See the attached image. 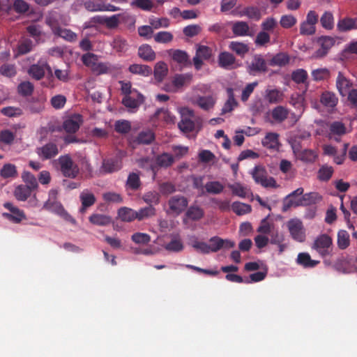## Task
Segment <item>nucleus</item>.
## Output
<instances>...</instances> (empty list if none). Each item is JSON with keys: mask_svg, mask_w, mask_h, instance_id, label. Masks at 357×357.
Wrapping results in <instances>:
<instances>
[{"mask_svg": "<svg viewBox=\"0 0 357 357\" xmlns=\"http://www.w3.org/2000/svg\"><path fill=\"white\" fill-rule=\"evenodd\" d=\"M60 170L65 177L75 178L79 172V169L69 155H61L58 159Z\"/></svg>", "mask_w": 357, "mask_h": 357, "instance_id": "obj_1", "label": "nucleus"}, {"mask_svg": "<svg viewBox=\"0 0 357 357\" xmlns=\"http://www.w3.org/2000/svg\"><path fill=\"white\" fill-rule=\"evenodd\" d=\"M283 241L282 234L275 229L274 226L269 222V243L271 245V247H269V250H271L273 254H281L286 248Z\"/></svg>", "mask_w": 357, "mask_h": 357, "instance_id": "obj_2", "label": "nucleus"}, {"mask_svg": "<svg viewBox=\"0 0 357 357\" xmlns=\"http://www.w3.org/2000/svg\"><path fill=\"white\" fill-rule=\"evenodd\" d=\"M332 238L327 234H321L314 240L312 248L315 250L322 257L331 255L332 251Z\"/></svg>", "mask_w": 357, "mask_h": 357, "instance_id": "obj_3", "label": "nucleus"}, {"mask_svg": "<svg viewBox=\"0 0 357 357\" xmlns=\"http://www.w3.org/2000/svg\"><path fill=\"white\" fill-rule=\"evenodd\" d=\"M167 204L169 206L167 213L174 215H179L187 208L188 199L183 195H176L169 199Z\"/></svg>", "mask_w": 357, "mask_h": 357, "instance_id": "obj_4", "label": "nucleus"}, {"mask_svg": "<svg viewBox=\"0 0 357 357\" xmlns=\"http://www.w3.org/2000/svg\"><path fill=\"white\" fill-rule=\"evenodd\" d=\"M290 234L294 240L298 242H303L305 240V233L301 220L293 219L287 223Z\"/></svg>", "mask_w": 357, "mask_h": 357, "instance_id": "obj_5", "label": "nucleus"}, {"mask_svg": "<svg viewBox=\"0 0 357 357\" xmlns=\"http://www.w3.org/2000/svg\"><path fill=\"white\" fill-rule=\"evenodd\" d=\"M36 152L40 159L47 160L56 157L59 154V151L58 145L54 142H50L37 148Z\"/></svg>", "mask_w": 357, "mask_h": 357, "instance_id": "obj_6", "label": "nucleus"}, {"mask_svg": "<svg viewBox=\"0 0 357 357\" xmlns=\"http://www.w3.org/2000/svg\"><path fill=\"white\" fill-rule=\"evenodd\" d=\"M212 56V49L208 46L199 45L197 46L196 54L193 57V63L196 70H200L203 65L202 60H208Z\"/></svg>", "mask_w": 357, "mask_h": 357, "instance_id": "obj_7", "label": "nucleus"}, {"mask_svg": "<svg viewBox=\"0 0 357 357\" xmlns=\"http://www.w3.org/2000/svg\"><path fill=\"white\" fill-rule=\"evenodd\" d=\"M57 194L56 190H50L49 199L44 203L43 208L59 215L60 213H63L64 208L60 202L56 201Z\"/></svg>", "mask_w": 357, "mask_h": 357, "instance_id": "obj_8", "label": "nucleus"}, {"mask_svg": "<svg viewBox=\"0 0 357 357\" xmlns=\"http://www.w3.org/2000/svg\"><path fill=\"white\" fill-rule=\"evenodd\" d=\"M4 208L8 209L10 213H3V216L6 219L15 222L19 223L22 220L26 219V216L23 211L15 206L10 202H6L3 204Z\"/></svg>", "mask_w": 357, "mask_h": 357, "instance_id": "obj_9", "label": "nucleus"}, {"mask_svg": "<svg viewBox=\"0 0 357 357\" xmlns=\"http://www.w3.org/2000/svg\"><path fill=\"white\" fill-rule=\"evenodd\" d=\"M122 161L118 158H107L102 160L100 172L104 174H112L122 168Z\"/></svg>", "mask_w": 357, "mask_h": 357, "instance_id": "obj_10", "label": "nucleus"}, {"mask_svg": "<svg viewBox=\"0 0 357 357\" xmlns=\"http://www.w3.org/2000/svg\"><path fill=\"white\" fill-rule=\"evenodd\" d=\"M144 100L143 95L138 92L134 95L124 96L121 102L129 111L133 112L143 103Z\"/></svg>", "mask_w": 357, "mask_h": 357, "instance_id": "obj_11", "label": "nucleus"}, {"mask_svg": "<svg viewBox=\"0 0 357 357\" xmlns=\"http://www.w3.org/2000/svg\"><path fill=\"white\" fill-rule=\"evenodd\" d=\"M266 63L265 59L261 55H255L248 64L249 73L255 75L257 73L266 71Z\"/></svg>", "mask_w": 357, "mask_h": 357, "instance_id": "obj_12", "label": "nucleus"}, {"mask_svg": "<svg viewBox=\"0 0 357 357\" xmlns=\"http://www.w3.org/2000/svg\"><path fill=\"white\" fill-rule=\"evenodd\" d=\"M318 43L320 45V48L315 52V56L321 58L325 56L333 46L335 40L330 36H321L318 39Z\"/></svg>", "mask_w": 357, "mask_h": 357, "instance_id": "obj_13", "label": "nucleus"}, {"mask_svg": "<svg viewBox=\"0 0 357 357\" xmlns=\"http://www.w3.org/2000/svg\"><path fill=\"white\" fill-rule=\"evenodd\" d=\"M193 112L188 110V115L185 113L181 114V120L178 124L179 129L184 132H192L195 128V122L192 120Z\"/></svg>", "mask_w": 357, "mask_h": 357, "instance_id": "obj_14", "label": "nucleus"}, {"mask_svg": "<svg viewBox=\"0 0 357 357\" xmlns=\"http://www.w3.org/2000/svg\"><path fill=\"white\" fill-rule=\"evenodd\" d=\"M45 68L50 73H52V69L47 64H33L30 66L28 73L29 75L33 79L36 80H40L45 76Z\"/></svg>", "mask_w": 357, "mask_h": 357, "instance_id": "obj_15", "label": "nucleus"}, {"mask_svg": "<svg viewBox=\"0 0 357 357\" xmlns=\"http://www.w3.org/2000/svg\"><path fill=\"white\" fill-rule=\"evenodd\" d=\"M81 123V116L75 115L63 122V128L67 132L75 133L79 130Z\"/></svg>", "mask_w": 357, "mask_h": 357, "instance_id": "obj_16", "label": "nucleus"}, {"mask_svg": "<svg viewBox=\"0 0 357 357\" xmlns=\"http://www.w3.org/2000/svg\"><path fill=\"white\" fill-rule=\"evenodd\" d=\"M79 199L82 203V207L80 208L79 211L82 213H84L86 208L93 206L96 201L94 195L89 192L87 190L81 192Z\"/></svg>", "mask_w": 357, "mask_h": 357, "instance_id": "obj_17", "label": "nucleus"}, {"mask_svg": "<svg viewBox=\"0 0 357 357\" xmlns=\"http://www.w3.org/2000/svg\"><path fill=\"white\" fill-rule=\"evenodd\" d=\"M227 93L228 98L222 108V115L232 112L238 105L237 100L235 99L234 91L231 88L227 89Z\"/></svg>", "mask_w": 357, "mask_h": 357, "instance_id": "obj_18", "label": "nucleus"}, {"mask_svg": "<svg viewBox=\"0 0 357 357\" xmlns=\"http://www.w3.org/2000/svg\"><path fill=\"white\" fill-rule=\"evenodd\" d=\"M235 61L236 58L234 56L228 52H221L218 56V64L225 69L233 68Z\"/></svg>", "mask_w": 357, "mask_h": 357, "instance_id": "obj_19", "label": "nucleus"}, {"mask_svg": "<svg viewBox=\"0 0 357 357\" xmlns=\"http://www.w3.org/2000/svg\"><path fill=\"white\" fill-rule=\"evenodd\" d=\"M351 82L350 80L347 79L345 76L341 73L339 72L337 80H336V86L340 92V93L344 96L349 91V89L351 86Z\"/></svg>", "mask_w": 357, "mask_h": 357, "instance_id": "obj_20", "label": "nucleus"}, {"mask_svg": "<svg viewBox=\"0 0 357 357\" xmlns=\"http://www.w3.org/2000/svg\"><path fill=\"white\" fill-rule=\"evenodd\" d=\"M99 58L100 56L98 55L88 52L82 56L81 60L83 64L93 72L100 62L99 61Z\"/></svg>", "mask_w": 357, "mask_h": 357, "instance_id": "obj_21", "label": "nucleus"}, {"mask_svg": "<svg viewBox=\"0 0 357 357\" xmlns=\"http://www.w3.org/2000/svg\"><path fill=\"white\" fill-rule=\"evenodd\" d=\"M271 116L275 122L281 123L288 118L289 110L283 106L278 105L272 109Z\"/></svg>", "mask_w": 357, "mask_h": 357, "instance_id": "obj_22", "label": "nucleus"}, {"mask_svg": "<svg viewBox=\"0 0 357 357\" xmlns=\"http://www.w3.org/2000/svg\"><path fill=\"white\" fill-rule=\"evenodd\" d=\"M337 27L338 30L342 32L348 31L351 29H357V17H345L340 20L337 22Z\"/></svg>", "mask_w": 357, "mask_h": 357, "instance_id": "obj_23", "label": "nucleus"}, {"mask_svg": "<svg viewBox=\"0 0 357 357\" xmlns=\"http://www.w3.org/2000/svg\"><path fill=\"white\" fill-rule=\"evenodd\" d=\"M252 174L253 178L257 183H260L265 188L268 187V179L266 178V172L264 167L261 166H256L253 169Z\"/></svg>", "mask_w": 357, "mask_h": 357, "instance_id": "obj_24", "label": "nucleus"}, {"mask_svg": "<svg viewBox=\"0 0 357 357\" xmlns=\"http://www.w3.org/2000/svg\"><path fill=\"white\" fill-rule=\"evenodd\" d=\"M138 56L146 61H152L155 59V53L148 44L142 45L138 49Z\"/></svg>", "mask_w": 357, "mask_h": 357, "instance_id": "obj_25", "label": "nucleus"}, {"mask_svg": "<svg viewBox=\"0 0 357 357\" xmlns=\"http://www.w3.org/2000/svg\"><path fill=\"white\" fill-rule=\"evenodd\" d=\"M296 262L304 268H313L320 263L319 261L311 259L307 252H301L298 255Z\"/></svg>", "mask_w": 357, "mask_h": 357, "instance_id": "obj_26", "label": "nucleus"}, {"mask_svg": "<svg viewBox=\"0 0 357 357\" xmlns=\"http://www.w3.org/2000/svg\"><path fill=\"white\" fill-rule=\"evenodd\" d=\"M320 102L325 107L333 108L337 105L338 98L334 93L324 91L321 95Z\"/></svg>", "mask_w": 357, "mask_h": 357, "instance_id": "obj_27", "label": "nucleus"}, {"mask_svg": "<svg viewBox=\"0 0 357 357\" xmlns=\"http://www.w3.org/2000/svg\"><path fill=\"white\" fill-rule=\"evenodd\" d=\"M128 70L132 74L139 75L144 77H147L152 73V69L150 66L147 65L136 63L130 65L128 68Z\"/></svg>", "mask_w": 357, "mask_h": 357, "instance_id": "obj_28", "label": "nucleus"}, {"mask_svg": "<svg viewBox=\"0 0 357 357\" xmlns=\"http://www.w3.org/2000/svg\"><path fill=\"white\" fill-rule=\"evenodd\" d=\"M33 190L29 186L20 185L15 188L14 195L17 200L24 202L31 196Z\"/></svg>", "mask_w": 357, "mask_h": 357, "instance_id": "obj_29", "label": "nucleus"}, {"mask_svg": "<svg viewBox=\"0 0 357 357\" xmlns=\"http://www.w3.org/2000/svg\"><path fill=\"white\" fill-rule=\"evenodd\" d=\"M204 215V210L198 206H190L185 212V216L193 221L201 220Z\"/></svg>", "mask_w": 357, "mask_h": 357, "instance_id": "obj_30", "label": "nucleus"}, {"mask_svg": "<svg viewBox=\"0 0 357 357\" xmlns=\"http://www.w3.org/2000/svg\"><path fill=\"white\" fill-rule=\"evenodd\" d=\"M197 105L204 110H209L213 107L215 98L212 96H199L196 100Z\"/></svg>", "mask_w": 357, "mask_h": 357, "instance_id": "obj_31", "label": "nucleus"}, {"mask_svg": "<svg viewBox=\"0 0 357 357\" xmlns=\"http://www.w3.org/2000/svg\"><path fill=\"white\" fill-rule=\"evenodd\" d=\"M322 199L321 195L319 193L312 192L310 193L304 194L301 196V202L298 203V204H301V206H308L313 204H316L320 202ZM298 204V203H296Z\"/></svg>", "mask_w": 357, "mask_h": 357, "instance_id": "obj_32", "label": "nucleus"}, {"mask_svg": "<svg viewBox=\"0 0 357 357\" xmlns=\"http://www.w3.org/2000/svg\"><path fill=\"white\" fill-rule=\"evenodd\" d=\"M329 138L333 139V135L340 137L347 132L344 124L340 121L333 122L329 127Z\"/></svg>", "mask_w": 357, "mask_h": 357, "instance_id": "obj_33", "label": "nucleus"}, {"mask_svg": "<svg viewBox=\"0 0 357 357\" xmlns=\"http://www.w3.org/2000/svg\"><path fill=\"white\" fill-rule=\"evenodd\" d=\"M192 79V75L189 73L176 75L172 80L174 87L176 89L181 88L185 84L190 83Z\"/></svg>", "mask_w": 357, "mask_h": 357, "instance_id": "obj_34", "label": "nucleus"}, {"mask_svg": "<svg viewBox=\"0 0 357 357\" xmlns=\"http://www.w3.org/2000/svg\"><path fill=\"white\" fill-rule=\"evenodd\" d=\"M141 184L142 183L138 174L135 172L129 174L126 183L127 188L136 191L139 189Z\"/></svg>", "mask_w": 357, "mask_h": 357, "instance_id": "obj_35", "label": "nucleus"}, {"mask_svg": "<svg viewBox=\"0 0 357 357\" xmlns=\"http://www.w3.org/2000/svg\"><path fill=\"white\" fill-rule=\"evenodd\" d=\"M89 221L93 225L107 226L111 223L112 218L106 215L94 213L89 217Z\"/></svg>", "mask_w": 357, "mask_h": 357, "instance_id": "obj_36", "label": "nucleus"}, {"mask_svg": "<svg viewBox=\"0 0 357 357\" xmlns=\"http://www.w3.org/2000/svg\"><path fill=\"white\" fill-rule=\"evenodd\" d=\"M168 72V68L165 62H158L154 68V77L155 79L160 82L166 77Z\"/></svg>", "mask_w": 357, "mask_h": 357, "instance_id": "obj_37", "label": "nucleus"}, {"mask_svg": "<svg viewBox=\"0 0 357 357\" xmlns=\"http://www.w3.org/2000/svg\"><path fill=\"white\" fill-rule=\"evenodd\" d=\"M118 215L124 222H131L137 219L136 211L127 207L121 208L118 211Z\"/></svg>", "mask_w": 357, "mask_h": 357, "instance_id": "obj_38", "label": "nucleus"}, {"mask_svg": "<svg viewBox=\"0 0 357 357\" xmlns=\"http://www.w3.org/2000/svg\"><path fill=\"white\" fill-rule=\"evenodd\" d=\"M154 139V134L151 130L142 131L137 136L135 142L139 144H149Z\"/></svg>", "mask_w": 357, "mask_h": 357, "instance_id": "obj_39", "label": "nucleus"}, {"mask_svg": "<svg viewBox=\"0 0 357 357\" xmlns=\"http://www.w3.org/2000/svg\"><path fill=\"white\" fill-rule=\"evenodd\" d=\"M232 31L236 36H247L248 35L249 26L245 22H236L232 25Z\"/></svg>", "mask_w": 357, "mask_h": 357, "instance_id": "obj_40", "label": "nucleus"}, {"mask_svg": "<svg viewBox=\"0 0 357 357\" xmlns=\"http://www.w3.org/2000/svg\"><path fill=\"white\" fill-rule=\"evenodd\" d=\"M156 213V210L153 206H148L144 208H141L137 211H136L137 220H142L146 218H149L153 216H155Z\"/></svg>", "mask_w": 357, "mask_h": 357, "instance_id": "obj_41", "label": "nucleus"}, {"mask_svg": "<svg viewBox=\"0 0 357 357\" xmlns=\"http://www.w3.org/2000/svg\"><path fill=\"white\" fill-rule=\"evenodd\" d=\"M156 164L161 167H170L174 162V157L167 153H163L156 157Z\"/></svg>", "mask_w": 357, "mask_h": 357, "instance_id": "obj_42", "label": "nucleus"}, {"mask_svg": "<svg viewBox=\"0 0 357 357\" xmlns=\"http://www.w3.org/2000/svg\"><path fill=\"white\" fill-rule=\"evenodd\" d=\"M0 175L3 178L16 177L17 172L15 165L10 163L4 165L0 170Z\"/></svg>", "mask_w": 357, "mask_h": 357, "instance_id": "obj_43", "label": "nucleus"}, {"mask_svg": "<svg viewBox=\"0 0 357 357\" xmlns=\"http://www.w3.org/2000/svg\"><path fill=\"white\" fill-rule=\"evenodd\" d=\"M229 48L233 52H236V54L242 57H243L245 54H246L249 52L248 45L245 43L239 42H231L229 44Z\"/></svg>", "mask_w": 357, "mask_h": 357, "instance_id": "obj_44", "label": "nucleus"}, {"mask_svg": "<svg viewBox=\"0 0 357 357\" xmlns=\"http://www.w3.org/2000/svg\"><path fill=\"white\" fill-rule=\"evenodd\" d=\"M142 199L149 206H154L160 203V196L159 193L155 191H149L144 193Z\"/></svg>", "mask_w": 357, "mask_h": 357, "instance_id": "obj_45", "label": "nucleus"}, {"mask_svg": "<svg viewBox=\"0 0 357 357\" xmlns=\"http://www.w3.org/2000/svg\"><path fill=\"white\" fill-rule=\"evenodd\" d=\"M116 68L109 62H100L92 72L96 75L111 73Z\"/></svg>", "mask_w": 357, "mask_h": 357, "instance_id": "obj_46", "label": "nucleus"}, {"mask_svg": "<svg viewBox=\"0 0 357 357\" xmlns=\"http://www.w3.org/2000/svg\"><path fill=\"white\" fill-rule=\"evenodd\" d=\"M289 62V56L285 53H278L269 61V65L284 66Z\"/></svg>", "mask_w": 357, "mask_h": 357, "instance_id": "obj_47", "label": "nucleus"}, {"mask_svg": "<svg viewBox=\"0 0 357 357\" xmlns=\"http://www.w3.org/2000/svg\"><path fill=\"white\" fill-rule=\"evenodd\" d=\"M231 209L238 215L249 213L252 211L250 205L238 202H236L232 204Z\"/></svg>", "mask_w": 357, "mask_h": 357, "instance_id": "obj_48", "label": "nucleus"}, {"mask_svg": "<svg viewBox=\"0 0 357 357\" xmlns=\"http://www.w3.org/2000/svg\"><path fill=\"white\" fill-rule=\"evenodd\" d=\"M350 243L349 234L346 230H340L337 233V245L340 249L344 250Z\"/></svg>", "mask_w": 357, "mask_h": 357, "instance_id": "obj_49", "label": "nucleus"}, {"mask_svg": "<svg viewBox=\"0 0 357 357\" xmlns=\"http://www.w3.org/2000/svg\"><path fill=\"white\" fill-rule=\"evenodd\" d=\"M308 77L305 70L299 68L292 72L291 79L296 84H304Z\"/></svg>", "mask_w": 357, "mask_h": 357, "instance_id": "obj_50", "label": "nucleus"}, {"mask_svg": "<svg viewBox=\"0 0 357 357\" xmlns=\"http://www.w3.org/2000/svg\"><path fill=\"white\" fill-rule=\"evenodd\" d=\"M169 54L172 59L180 64H185L188 61V56L184 51L180 50H170Z\"/></svg>", "mask_w": 357, "mask_h": 357, "instance_id": "obj_51", "label": "nucleus"}, {"mask_svg": "<svg viewBox=\"0 0 357 357\" xmlns=\"http://www.w3.org/2000/svg\"><path fill=\"white\" fill-rule=\"evenodd\" d=\"M301 202V197H294L290 195H287L283 202L282 211H287L291 207H296L301 206V204H297L296 203H299Z\"/></svg>", "mask_w": 357, "mask_h": 357, "instance_id": "obj_52", "label": "nucleus"}, {"mask_svg": "<svg viewBox=\"0 0 357 357\" xmlns=\"http://www.w3.org/2000/svg\"><path fill=\"white\" fill-rule=\"evenodd\" d=\"M114 130L120 134H127L131 130V124L127 120H119L114 123Z\"/></svg>", "mask_w": 357, "mask_h": 357, "instance_id": "obj_53", "label": "nucleus"}, {"mask_svg": "<svg viewBox=\"0 0 357 357\" xmlns=\"http://www.w3.org/2000/svg\"><path fill=\"white\" fill-rule=\"evenodd\" d=\"M15 138V133L8 129L2 130L0 132V142L3 144L11 145Z\"/></svg>", "mask_w": 357, "mask_h": 357, "instance_id": "obj_54", "label": "nucleus"}, {"mask_svg": "<svg viewBox=\"0 0 357 357\" xmlns=\"http://www.w3.org/2000/svg\"><path fill=\"white\" fill-rule=\"evenodd\" d=\"M320 22L321 26L328 30H331L334 26V18L331 12H325L321 17Z\"/></svg>", "mask_w": 357, "mask_h": 357, "instance_id": "obj_55", "label": "nucleus"}, {"mask_svg": "<svg viewBox=\"0 0 357 357\" xmlns=\"http://www.w3.org/2000/svg\"><path fill=\"white\" fill-rule=\"evenodd\" d=\"M204 188L207 192L210 194H220L222 192L224 186L219 181H209L206 183Z\"/></svg>", "mask_w": 357, "mask_h": 357, "instance_id": "obj_56", "label": "nucleus"}, {"mask_svg": "<svg viewBox=\"0 0 357 357\" xmlns=\"http://www.w3.org/2000/svg\"><path fill=\"white\" fill-rule=\"evenodd\" d=\"M317 153L312 149H305L300 154V159L307 163L314 162L317 158Z\"/></svg>", "mask_w": 357, "mask_h": 357, "instance_id": "obj_57", "label": "nucleus"}, {"mask_svg": "<svg viewBox=\"0 0 357 357\" xmlns=\"http://www.w3.org/2000/svg\"><path fill=\"white\" fill-rule=\"evenodd\" d=\"M22 178L23 181L26 183V186H29L32 190H36L38 186V181L36 178L29 172H24L22 174Z\"/></svg>", "mask_w": 357, "mask_h": 357, "instance_id": "obj_58", "label": "nucleus"}, {"mask_svg": "<svg viewBox=\"0 0 357 357\" xmlns=\"http://www.w3.org/2000/svg\"><path fill=\"white\" fill-rule=\"evenodd\" d=\"M312 76L315 81L325 80L329 78L330 71L327 68H317L312 70Z\"/></svg>", "mask_w": 357, "mask_h": 357, "instance_id": "obj_59", "label": "nucleus"}, {"mask_svg": "<svg viewBox=\"0 0 357 357\" xmlns=\"http://www.w3.org/2000/svg\"><path fill=\"white\" fill-rule=\"evenodd\" d=\"M333 173L332 167L322 166L318 172V178L322 181H328L331 178Z\"/></svg>", "mask_w": 357, "mask_h": 357, "instance_id": "obj_60", "label": "nucleus"}, {"mask_svg": "<svg viewBox=\"0 0 357 357\" xmlns=\"http://www.w3.org/2000/svg\"><path fill=\"white\" fill-rule=\"evenodd\" d=\"M56 33L67 41L74 42L77 40V34L70 29L59 28Z\"/></svg>", "mask_w": 357, "mask_h": 357, "instance_id": "obj_61", "label": "nucleus"}, {"mask_svg": "<svg viewBox=\"0 0 357 357\" xmlns=\"http://www.w3.org/2000/svg\"><path fill=\"white\" fill-rule=\"evenodd\" d=\"M128 43L126 39L121 36H116L112 42L113 48L119 52H125L127 49Z\"/></svg>", "mask_w": 357, "mask_h": 357, "instance_id": "obj_62", "label": "nucleus"}, {"mask_svg": "<svg viewBox=\"0 0 357 357\" xmlns=\"http://www.w3.org/2000/svg\"><path fill=\"white\" fill-rule=\"evenodd\" d=\"M18 93L23 96H31L33 91V85L30 82H23L18 86Z\"/></svg>", "mask_w": 357, "mask_h": 357, "instance_id": "obj_63", "label": "nucleus"}, {"mask_svg": "<svg viewBox=\"0 0 357 357\" xmlns=\"http://www.w3.org/2000/svg\"><path fill=\"white\" fill-rule=\"evenodd\" d=\"M297 22V19L291 15H284L281 17L280 24L284 29H290Z\"/></svg>", "mask_w": 357, "mask_h": 357, "instance_id": "obj_64", "label": "nucleus"}]
</instances>
